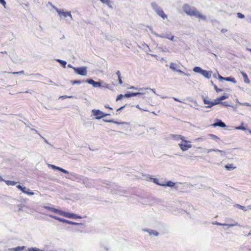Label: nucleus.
<instances>
[{
	"label": "nucleus",
	"instance_id": "1",
	"mask_svg": "<svg viewBox=\"0 0 251 251\" xmlns=\"http://www.w3.org/2000/svg\"><path fill=\"white\" fill-rule=\"evenodd\" d=\"M183 10L188 15L193 16L201 20H206V16L198 11L195 7H191L188 4H184L182 7Z\"/></svg>",
	"mask_w": 251,
	"mask_h": 251
},
{
	"label": "nucleus",
	"instance_id": "2",
	"mask_svg": "<svg viewBox=\"0 0 251 251\" xmlns=\"http://www.w3.org/2000/svg\"><path fill=\"white\" fill-rule=\"evenodd\" d=\"M45 208L52 212L58 214L59 215L65 217L69 219H81L82 217L78 216L75 214L70 212H65L53 207L49 206H44Z\"/></svg>",
	"mask_w": 251,
	"mask_h": 251
},
{
	"label": "nucleus",
	"instance_id": "3",
	"mask_svg": "<svg viewBox=\"0 0 251 251\" xmlns=\"http://www.w3.org/2000/svg\"><path fill=\"white\" fill-rule=\"evenodd\" d=\"M190 143V141H187L184 138V141H181V143L178 144V146L182 151H184L192 148V146Z\"/></svg>",
	"mask_w": 251,
	"mask_h": 251
},
{
	"label": "nucleus",
	"instance_id": "4",
	"mask_svg": "<svg viewBox=\"0 0 251 251\" xmlns=\"http://www.w3.org/2000/svg\"><path fill=\"white\" fill-rule=\"evenodd\" d=\"M92 112L93 114L96 116V119H100L103 117H105L107 115H109V114H105L100 111V110L97 109H93L92 110Z\"/></svg>",
	"mask_w": 251,
	"mask_h": 251
},
{
	"label": "nucleus",
	"instance_id": "5",
	"mask_svg": "<svg viewBox=\"0 0 251 251\" xmlns=\"http://www.w3.org/2000/svg\"><path fill=\"white\" fill-rule=\"evenodd\" d=\"M74 71L78 75L86 76L87 74V67L73 68Z\"/></svg>",
	"mask_w": 251,
	"mask_h": 251
},
{
	"label": "nucleus",
	"instance_id": "6",
	"mask_svg": "<svg viewBox=\"0 0 251 251\" xmlns=\"http://www.w3.org/2000/svg\"><path fill=\"white\" fill-rule=\"evenodd\" d=\"M54 8L56 10V11L61 17H63L64 18H66L68 16H69L71 18V19H73L72 16L70 12L65 11L63 9L60 10L57 8L56 7H54Z\"/></svg>",
	"mask_w": 251,
	"mask_h": 251
},
{
	"label": "nucleus",
	"instance_id": "7",
	"mask_svg": "<svg viewBox=\"0 0 251 251\" xmlns=\"http://www.w3.org/2000/svg\"><path fill=\"white\" fill-rule=\"evenodd\" d=\"M153 9L157 13V14L161 17L163 19L167 18V15L164 13L161 8L157 6L156 4H152Z\"/></svg>",
	"mask_w": 251,
	"mask_h": 251
},
{
	"label": "nucleus",
	"instance_id": "8",
	"mask_svg": "<svg viewBox=\"0 0 251 251\" xmlns=\"http://www.w3.org/2000/svg\"><path fill=\"white\" fill-rule=\"evenodd\" d=\"M179 66L176 63H171L170 65V68L174 71H176L179 73L183 74L185 75L188 76L189 75L184 73L182 71L178 69Z\"/></svg>",
	"mask_w": 251,
	"mask_h": 251
},
{
	"label": "nucleus",
	"instance_id": "9",
	"mask_svg": "<svg viewBox=\"0 0 251 251\" xmlns=\"http://www.w3.org/2000/svg\"><path fill=\"white\" fill-rule=\"evenodd\" d=\"M151 32L152 33L154 34L157 37H159L160 38H166V39H169L171 41H173L174 39L175 38L174 36L172 35L170 33H166V34H164L163 35H161L158 34L154 32L153 31H152Z\"/></svg>",
	"mask_w": 251,
	"mask_h": 251
},
{
	"label": "nucleus",
	"instance_id": "10",
	"mask_svg": "<svg viewBox=\"0 0 251 251\" xmlns=\"http://www.w3.org/2000/svg\"><path fill=\"white\" fill-rule=\"evenodd\" d=\"M86 82L95 87H100L101 86V82L95 81L93 79H88L86 80Z\"/></svg>",
	"mask_w": 251,
	"mask_h": 251
},
{
	"label": "nucleus",
	"instance_id": "11",
	"mask_svg": "<svg viewBox=\"0 0 251 251\" xmlns=\"http://www.w3.org/2000/svg\"><path fill=\"white\" fill-rule=\"evenodd\" d=\"M48 167L49 168H50L52 169L58 170V171H59L60 172H63L64 173H65V174H68L69 173L68 171H67V170H65L64 169H62V168H61L60 167L56 166H55L54 165L48 164Z\"/></svg>",
	"mask_w": 251,
	"mask_h": 251
},
{
	"label": "nucleus",
	"instance_id": "12",
	"mask_svg": "<svg viewBox=\"0 0 251 251\" xmlns=\"http://www.w3.org/2000/svg\"><path fill=\"white\" fill-rule=\"evenodd\" d=\"M197 149H201L202 150L203 152H207V153H209L211 151H215V152H220L222 153H224V151H221L218 149H206L204 148H202L201 147H198Z\"/></svg>",
	"mask_w": 251,
	"mask_h": 251
},
{
	"label": "nucleus",
	"instance_id": "13",
	"mask_svg": "<svg viewBox=\"0 0 251 251\" xmlns=\"http://www.w3.org/2000/svg\"><path fill=\"white\" fill-rule=\"evenodd\" d=\"M212 72L209 71H206L203 70V72L201 73V75L206 78H210L212 76Z\"/></svg>",
	"mask_w": 251,
	"mask_h": 251
},
{
	"label": "nucleus",
	"instance_id": "14",
	"mask_svg": "<svg viewBox=\"0 0 251 251\" xmlns=\"http://www.w3.org/2000/svg\"><path fill=\"white\" fill-rule=\"evenodd\" d=\"M171 137L174 140H176V141L179 140H181V141H184V139L185 138V137L182 136L180 135L172 134V135H171Z\"/></svg>",
	"mask_w": 251,
	"mask_h": 251
},
{
	"label": "nucleus",
	"instance_id": "15",
	"mask_svg": "<svg viewBox=\"0 0 251 251\" xmlns=\"http://www.w3.org/2000/svg\"><path fill=\"white\" fill-rule=\"evenodd\" d=\"M213 224L219 225V226H228L229 227L236 226L238 225V224L237 222H234V223L231 224H221V223H219L218 222H216V223H213Z\"/></svg>",
	"mask_w": 251,
	"mask_h": 251
},
{
	"label": "nucleus",
	"instance_id": "16",
	"mask_svg": "<svg viewBox=\"0 0 251 251\" xmlns=\"http://www.w3.org/2000/svg\"><path fill=\"white\" fill-rule=\"evenodd\" d=\"M24 193L28 195H33L34 193L33 192L30 191L29 189H27L25 187H23V189L21 190Z\"/></svg>",
	"mask_w": 251,
	"mask_h": 251
},
{
	"label": "nucleus",
	"instance_id": "17",
	"mask_svg": "<svg viewBox=\"0 0 251 251\" xmlns=\"http://www.w3.org/2000/svg\"><path fill=\"white\" fill-rule=\"evenodd\" d=\"M143 231L145 232H148L150 235H153L154 236H157L159 235V233L156 230H149L147 229H143Z\"/></svg>",
	"mask_w": 251,
	"mask_h": 251
},
{
	"label": "nucleus",
	"instance_id": "18",
	"mask_svg": "<svg viewBox=\"0 0 251 251\" xmlns=\"http://www.w3.org/2000/svg\"><path fill=\"white\" fill-rule=\"evenodd\" d=\"M213 126H220L222 127H225L226 126L224 123H223L222 121L219 120L218 122L215 123L212 125Z\"/></svg>",
	"mask_w": 251,
	"mask_h": 251
},
{
	"label": "nucleus",
	"instance_id": "19",
	"mask_svg": "<svg viewBox=\"0 0 251 251\" xmlns=\"http://www.w3.org/2000/svg\"><path fill=\"white\" fill-rule=\"evenodd\" d=\"M49 216L50 217V218H53V219H54L55 220H58L59 222H62V223H66L67 220H66V219L60 218L57 217L56 216H53L52 215H49Z\"/></svg>",
	"mask_w": 251,
	"mask_h": 251
},
{
	"label": "nucleus",
	"instance_id": "20",
	"mask_svg": "<svg viewBox=\"0 0 251 251\" xmlns=\"http://www.w3.org/2000/svg\"><path fill=\"white\" fill-rule=\"evenodd\" d=\"M241 74H242V75L243 77L245 83H247V84L250 83V81L249 79L248 78L247 75L244 72H241Z\"/></svg>",
	"mask_w": 251,
	"mask_h": 251
},
{
	"label": "nucleus",
	"instance_id": "21",
	"mask_svg": "<svg viewBox=\"0 0 251 251\" xmlns=\"http://www.w3.org/2000/svg\"><path fill=\"white\" fill-rule=\"evenodd\" d=\"M203 70L199 67H195L193 68V71L195 73H200L201 74Z\"/></svg>",
	"mask_w": 251,
	"mask_h": 251
},
{
	"label": "nucleus",
	"instance_id": "22",
	"mask_svg": "<svg viewBox=\"0 0 251 251\" xmlns=\"http://www.w3.org/2000/svg\"><path fill=\"white\" fill-rule=\"evenodd\" d=\"M100 1L103 3H104V4H107V5L110 8H112V7L111 5V1H110V0H100Z\"/></svg>",
	"mask_w": 251,
	"mask_h": 251
},
{
	"label": "nucleus",
	"instance_id": "23",
	"mask_svg": "<svg viewBox=\"0 0 251 251\" xmlns=\"http://www.w3.org/2000/svg\"><path fill=\"white\" fill-rule=\"evenodd\" d=\"M225 80L232 82V83H233L234 84L236 83V81L234 77H225Z\"/></svg>",
	"mask_w": 251,
	"mask_h": 251
},
{
	"label": "nucleus",
	"instance_id": "24",
	"mask_svg": "<svg viewBox=\"0 0 251 251\" xmlns=\"http://www.w3.org/2000/svg\"><path fill=\"white\" fill-rule=\"evenodd\" d=\"M24 248V247H17L15 248L9 249V250L10 251H21L22 250H23Z\"/></svg>",
	"mask_w": 251,
	"mask_h": 251
},
{
	"label": "nucleus",
	"instance_id": "25",
	"mask_svg": "<svg viewBox=\"0 0 251 251\" xmlns=\"http://www.w3.org/2000/svg\"><path fill=\"white\" fill-rule=\"evenodd\" d=\"M7 185H14L17 184V182L11 180H5L4 181Z\"/></svg>",
	"mask_w": 251,
	"mask_h": 251
},
{
	"label": "nucleus",
	"instance_id": "26",
	"mask_svg": "<svg viewBox=\"0 0 251 251\" xmlns=\"http://www.w3.org/2000/svg\"><path fill=\"white\" fill-rule=\"evenodd\" d=\"M208 136L217 142H218L219 140V137H218L217 136L214 134H209L208 135Z\"/></svg>",
	"mask_w": 251,
	"mask_h": 251
},
{
	"label": "nucleus",
	"instance_id": "27",
	"mask_svg": "<svg viewBox=\"0 0 251 251\" xmlns=\"http://www.w3.org/2000/svg\"><path fill=\"white\" fill-rule=\"evenodd\" d=\"M66 224L72 225H82L81 223H77L74 222H72L71 221L67 220L66 221Z\"/></svg>",
	"mask_w": 251,
	"mask_h": 251
},
{
	"label": "nucleus",
	"instance_id": "28",
	"mask_svg": "<svg viewBox=\"0 0 251 251\" xmlns=\"http://www.w3.org/2000/svg\"><path fill=\"white\" fill-rule=\"evenodd\" d=\"M56 61L58 62H59L60 64L63 65L64 68L65 67V66H66V65L67 64V62L65 61H63V60H60V59H57Z\"/></svg>",
	"mask_w": 251,
	"mask_h": 251
},
{
	"label": "nucleus",
	"instance_id": "29",
	"mask_svg": "<svg viewBox=\"0 0 251 251\" xmlns=\"http://www.w3.org/2000/svg\"><path fill=\"white\" fill-rule=\"evenodd\" d=\"M225 168L228 170H233L235 168V167L233 166L232 164L226 165L225 166Z\"/></svg>",
	"mask_w": 251,
	"mask_h": 251
},
{
	"label": "nucleus",
	"instance_id": "30",
	"mask_svg": "<svg viewBox=\"0 0 251 251\" xmlns=\"http://www.w3.org/2000/svg\"><path fill=\"white\" fill-rule=\"evenodd\" d=\"M243 125V123L241 124V125L240 126H236L235 127V129H240V130H247V128L244 126H242V125Z\"/></svg>",
	"mask_w": 251,
	"mask_h": 251
},
{
	"label": "nucleus",
	"instance_id": "31",
	"mask_svg": "<svg viewBox=\"0 0 251 251\" xmlns=\"http://www.w3.org/2000/svg\"><path fill=\"white\" fill-rule=\"evenodd\" d=\"M237 102L240 105H246L248 106H251V104L248 102L241 103L239 101H237Z\"/></svg>",
	"mask_w": 251,
	"mask_h": 251
},
{
	"label": "nucleus",
	"instance_id": "32",
	"mask_svg": "<svg viewBox=\"0 0 251 251\" xmlns=\"http://www.w3.org/2000/svg\"><path fill=\"white\" fill-rule=\"evenodd\" d=\"M28 251H43L41 250H40L39 249H37V248H31L28 249Z\"/></svg>",
	"mask_w": 251,
	"mask_h": 251
},
{
	"label": "nucleus",
	"instance_id": "33",
	"mask_svg": "<svg viewBox=\"0 0 251 251\" xmlns=\"http://www.w3.org/2000/svg\"><path fill=\"white\" fill-rule=\"evenodd\" d=\"M228 98V96L227 95H224L222 96L221 97L219 98V100L220 101L225 100L226 99H227Z\"/></svg>",
	"mask_w": 251,
	"mask_h": 251
},
{
	"label": "nucleus",
	"instance_id": "34",
	"mask_svg": "<svg viewBox=\"0 0 251 251\" xmlns=\"http://www.w3.org/2000/svg\"><path fill=\"white\" fill-rule=\"evenodd\" d=\"M175 185V183L172 181H169L167 184L166 185V186H170V187H172V186H174ZM162 185H164L163 184H162Z\"/></svg>",
	"mask_w": 251,
	"mask_h": 251
},
{
	"label": "nucleus",
	"instance_id": "35",
	"mask_svg": "<svg viewBox=\"0 0 251 251\" xmlns=\"http://www.w3.org/2000/svg\"><path fill=\"white\" fill-rule=\"evenodd\" d=\"M73 97L72 96H60L59 97V99H66V98H73Z\"/></svg>",
	"mask_w": 251,
	"mask_h": 251
},
{
	"label": "nucleus",
	"instance_id": "36",
	"mask_svg": "<svg viewBox=\"0 0 251 251\" xmlns=\"http://www.w3.org/2000/svg\"><path fill=\"white\" fill-rule=\"evenodd\" d=\"M73 85H74L75 84H79L81 83V81L80 80H74L71 81Z\"/></svg>",
	"mask_w": 251,
	"mask_h": 251
},
{
	"label": "nucleus",
	"instance_id": "37",
	"mask_svg": "<svg viewBox=\"0 0 251 251\" xmlns=\"http://www.w3.org/2000/svg\"><path fill=\"white\" fill-rule=\"evenodd\" d=\"M237 207L240 208L245 211H247V209L245 208V207H244L243 206H241L240 205L237 204Z\"/></svg>",
	"mask_w": 251,
	"mask_h": 251
},
{
	"label": "nucleus",
	"instance_id": "38",
	"mask_svg": "<svg viewBox=\"0 0 251 251\" xmlns=\"http://www.w3.org/2000/svg\"><path fill=\"white\" fill-rule=\"evenodd\" d=\"M215 105H216V103H215L214 101H211L210 104L209 105H207L206 106V107H207V108L211 107Z\"/></svg>",
	"mask_w": 251,
	"mask_h": 251
},
{
	"label": "nucleus",
	"instance_id": "39",
	"mask_svg": "<svg viewBox=\"0 0 251 251\" xmlns=\"http://www.w3.org/2000/svg\"><path fill=\"white\" fill-rule=\"evenodd\" d=\"M131 97L138 96L139 94H143V93L138 92V93H131Z\"/></svg>",
	"mask_w": 251,
	"mask_h": 251
},
{
	"label": "nucleus",
	"instance_id": "40",
	"mask_svg": "<svg viewBox=\"0 0 251 251\" xmlns=\"http://www.w3.org/2000/svg\"><path fill=\"white\" fill-rule=\"evenodd\" d=\"M124 97V96H123L122 94L119 95L116 98V101L121 100Z\"/></svg>",
	"mask_w": 251,
	"mask_h": 251
},
{
	"label": "nucleus",
	"instance_id": "41",
	"mask_svg": "<svg viewBox=\"0 0 251 251\" xmlns=\"http://www.w3.org/2000/svg\"><path fill=\"white\" fill-rule=\"evenodd\" d=\"M203 102H204V104H208V105H209L210 104L211 101H210L209 100H206V99H204L203 100Z\"/></svg>",
	"mask_w": 251,
	"mask_h": 251
},
{
	"label": "nucleus",
	"instance_id": "42",
	"mask_svg": "<svg viewBox=\"0 0 251 251\" xmlns=\"http://www.w3.org/2000/svg\"><path fill=\"white\" fill-rule=\"evenodd\" d=\"M103 83L102 85H101V87H104V88H109V84L106 83H103V82H101V84Z\"/></svg>",
	"mask_w": 251,
	"mask_h": 251
},
{
	"label": "nucleus",
	"instance_id": "43",
	"mask_svg": "<svg viewBox=\"0 0 251 251\" xmlns=\"http://www.w3.org/2000/svg\"><path fill=\"white\" fill-rule=\"evenodd\" d=\"M11 73L13 74H24V71H20V72H12V73Z\"/></svg>",
	"mask_w": 251,
	"mask_h": 251
},
{
	"label": "nucleus",
	"instance_id": "44",
	"mask_svg": "<svg viewBox=\"0 0 251 251\" xmlns=\"http://www.w3.org/2000/svg\"><path fill=\"white\" fill-rule=\"evenodd\" d=\"M103 121L105 122H108V123H115V124H120V123H119V122H114V121H112L111 120H103Z\"/></svg>",
	"mask_w": 251,
	"mask_h": 251
},
{
	"label": "nucleus",
	"instance_id": "45",
	"mask_svg": "<svg viewBox=\"0 0 251 251\" xmlns=\"http://www.w3.org/2000/svg\"><path fill=\"white\" fill-rule=\"evenodd\" d=\"M0 3L4 7H5L6 5V2L4 0H0Z\"/></svg>",
	"mask_w": 251,
	"mask_h": 251
},
{
	"label": "nucleus",
	"instance_id": "46",
	"mask_svg": "<svg viewBox=\"0 0 251 251\" xmlns=\"http://www.w3.org/2000/svg\"><path fill=\"white\" fill-rule=\"evenodd\" d=\"M214 88L217 92H221L222 91V89L218 88L216 85H214Z\"/></svg>",
	"mask_w": 251,
	"mask_h": 251
},
{
	"label": "nucleus",
	"instance_id": "47",
	"mask_svg": "<svg viewBox=\"0 0 251 251\" xmlns=\"http://www.w3.org/2000/svg\"><path fill=\"white\" fill-rule=\"evenodd\" d=\"M204 140V139L202 137H199L198 138H196L194 140L195 141H203Z\"/></svg>",
	"mask_w": 251,
	"mask_h": 251
},
{
	"label": "nucleus",
	"instance_id": "48",
	"mask_svg": "<svg viewBox=\"0 0 251 251\" xmlns=\"http://www.w3.org/2000/svg\"><path fill=\"white\" fill-rule=\"evenodd\" d=\"M214 101L215 103H216V104H221V101L219 98L215 100Z\"/></svg>",
	"mask_w": 251,
	"mask_h": 251
},
{
	"label": "nucleus",
	"instance_id": "49",
	"mask_svg": "<svg viewBox=\"0 0 251 251\" xmlns=\"http://www.w3.org/2000/svg\"><path fill=\"white\" fill-rule=\"evenodd\" d=\"M238 17L240 18H244V15L240 13H237Z\"/></svg>",
	"mask_w": 251,
	"mask_h": 251
},
{
	"label": "nucleus",
	"instance_id": "50",
	"mask_svg": "<svg viewBox=\"0 0 251 251\" xmlns=\"http://www.w3.org/2000/svg\"><path fill=\"white\" fill-rule=\"evenodd\" d=\"M131 97V93H127V94H126L125 95H124V97H126V98H129V97Z\"/></svg>",
	"mask_w": 251,
	"mask_h": 251
},
{
	"label": "nucleus",
	"instance_id": "51",
	"mask_svg": "<svg viewBox=\"0 0 251 251\" xmlns=\"http://www.w3.org/2000/svg\"><path fill=\"white\" fill-rule=\"evenodd\" d=\"M153 181L156 183V184H159L160 185L159 183H158V179L157 178H153Z\"/></svg>",
	"mask_w": 251,
	"mask_h": 251
},
{
	"label": "nucleus",
	"instance_id": "52",
	"mask_svg": "<svg viewBox=\"0 0 251 251\" xmlns=\"http://www.w3.org/2000/svg\"><path fill=\"white\" fill-rule=\"evenodd\" d=\"M218 78L220 80H225V77H223L222 76L220 75H218Z\"/></svg>",
	"mask_w": 251,
	"mask_h": 251
},
{
	"label": "nucleus",
	"instance_id": "53",
	"mask_svg": "<svg viewBox=\"0 0 251 251\" xmlns=\"http://www.w3.org/2000/svg\"><path fill=\"white\" fill-rule=\"evenodd\" d=\"M227 31V30L226 29H225V28H223L221 30V32L223 33H226V32Z\"/></svg>",
	"mask_w": 251,
	"mask_h": 251
},
{
	"label": "nucleus",
	"instance_id": "54",
	"mask_svg": "<svg viewBox=\"0 0 251 251\" xmlns=\"http://www.w3.org/2000/svg\"><path fill=\"white\" fill-rule=\"evenodd\" d=\"M16 187L20 189V190H22V189H23V187L20 185H18L16 186Z\"/></svg>",
	"mask_w": 251,
	"mask_h": 251
},
{
	"label": "nucleus",
	"instance_id": "55",
	"mask_svg": "<svg viewBox=\"0 0 251 251\" xmlns=\"http://www.w3.org/2000/svg\"><path fill=\"white\" fill-rule=\"evenodd\" d=\"M118 81H119V83L120 84H122L123 83V81L122 80V79H121V77H118Z\"/></svg>",
	"mask_w": 251,
	"mask_h": 251
},
{
	"label": "nucleus",
	"instance_id": "56",
	"mask_svg": "<svg viewBox=\"0 0 251 251\" xmlns=\"http://www.w3.org/2000/svg\"><path fill=\"white\" fill-rule=\"evenodd\" d=\"M116 75H117L118 76V77H121V74H120V72L119 71H117V73H116Z\"/></svg>",
	"mask_w": 251,
	"mask_h": 251
},
{
	"label": "nucleus",
	"instance_id": "57",
	"mask_svg": "<svg viewBox=\"0 0 251 251\" xmlns=\"http://www.w3.org/2000/svg\"><path fill=\"white\" fill-rule=\"evenodd\" d=\"M221 104H223V105H224L226 106H228L229 105L227 104L226 103V102H221Z\"/></svg>",
	"mask_w": 251,
	"mask_h": 251
},
{
	"label": "nucleus",
	"instance_id": "58",
	"mask_svg": "<svg viewBox=\"0 0 251 251\" xmlns=\"http://www.w3.org/2000/svg\"><path fill=\"white\" fill-rule=\"evenodd\" d=\"M174 99L176 100V101H179V102H181L180 100H179L178 99H176V98H174Z\"/></svg>",
	"mask_w": 251,
	"mask_h": 251
},
{
	"label": "nucleus",
	"instance_id": "59",
	"mask_svg": "<svg viewBox=\"0 0 251 251\" xmlns=\"http://www.w3.org/2000/svg\"><path fill=\"white\" fill-rule=\"evenodd\" d=\"M105 107L108 108H109L110 109H112L111 107H109V106H108V105H105Z\"/></svg>",
	"mask_w": 251,
	"mask_h": 251
},
{
	"label": "nucleus",
	"instance_id": "60",
	"mask_svg": "<svg viewBox=\"0 0 251 251\" xmlns=\"http://www.w3.org/2000/svg\"><path fill=\"white\" fill-rule=\"evenodd\" d=\"M68 67H69V68H73V69L74 68L71 64H69L68 65Z\"/></svg>",
	"mask_w": 251,
	"mask_h": 251
},
{
	"label": "nucleus",
	"instance_id": "61",
	"mask_svg": "<svg viewBox=\"0 0 251 251\" xmlns=\"http://www.w3.org/2000/svg\"><path fill=\"white\" fill-rule=\"evenodd\" d=\"M151 90L154 94H155V91L154 89H150Z\"/></svg>",
	"mask_w": 251,
	"mask_h": 251
},
{
	"label": "nucleus",
	"instance_id": "62",
	"mask_svg": "<svg viewBox=\"0 0 251 251\" xmlns=\"http://www.w3.org/2000/svg\"><path fill=\"white\" fill-rule=\"evenodd\" d=\"M109 249H110V248H108V247H104V249H105L106 251H108Z\"/></svg>",
	"mask_w": 251,
	"mask_h": 251
},
{
	"label": "nucleus",
	"instance_id": "63",
	"mask_svg": "<svg viewBox=\"0 0 251 251\" xmlns=\"http://www.w3.org/2000/svg\"><path fill=\"white\" fill-rule=\"evenodd\" d=\"M2 181H4V180L1 176H0V182H1Z\"/></svg>",
	"mask_w": 251,
	"mask_h": 251
},
{
	"label": "nucleus",
	"instance_id": "64",
	"mask_svg": "<svg viewBox=\"0 0 251 251\" xmlns=\"http://www.w3.org/2000/svg\"><path fill=\"white\" fill-rule=\"evenodd\" d=\"M124 106H122V107H121L120 108H119V109L117 110V111H119V110H120L124 108Z\"/></svg>",
	"mask_w": 251,
	"mask_h": 251
}]
</instances>
